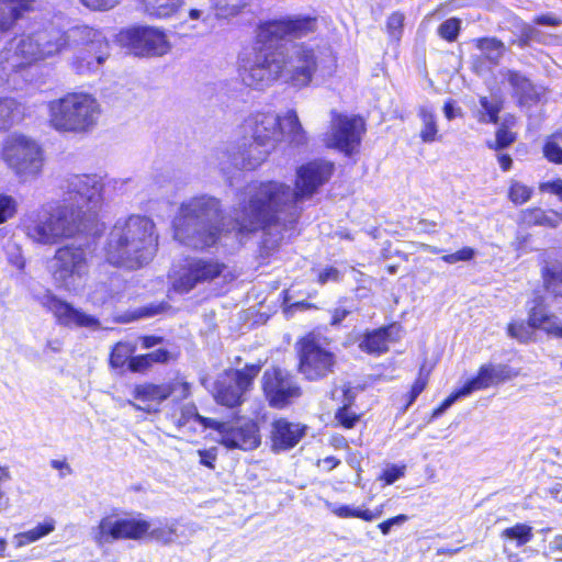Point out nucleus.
Instances as JSON below:
<instances>
[{"instance_id": "a211bd4d", "label": "nucleus", "mask_w": 562, "mask_h": 562, "mask_svg": "<svg viewBox=\"0 0 562 562\" xmlns=\"http://www.w3.org/2000/svg\"><path fill=\"white\" fill-rule=\"evenodd\" d=\"M42 307L50 313L56 323L68 328H94L99 326V319L76 308L71 303L57 296L52 291H46L40 300Z\"/></svg>"}, {"instance_id": "9d476101", "label": "nucleus", "mask_w": 562, "mask_h": 562, "mask_svg": "<svg viewBox=\"0 0 562 562\" xmlns=\"http://www.w3.org/2000/svg\"><path fill=\"white\" fill-rule=\"evenodd\" d=\"M52 277L64 289H75L89 274V257L83 245L58 247L52 258Z\"/></svg>"}, {"instance_id": "6e6552de", "label": "nucleus", "mask_w": 562, "mask_h": 562, "mask_svg": "<svg viewBox=\"0 0 562 562\" xmlns=\"http://www.w3.org/2000/svg\"><path fill=\"white\" fill-rule=\"evenodd\" d=\"M0 155L8 168L21 179L36 178L43 170V147L36 139L22 133L8 135L2 142Z\"/></svg>"}, {"instance_id": "4c0bfd02", "label": "nucleus", "mask_w": 562, "mask_h": 562, "mask_svg": "<svg viewBox=\"0 0 562 562\" xmlns=\"http://www.w3.org/2000/svg\"><path fill=\"white\" fill-rule=\"evenodd\" d=\"M22 116L20 101L12 97H0V133L9 131Z\"/></svg>"}, {"instance_id": "052dcab7", "label": "nucleus", "mask_w": 562, "mask_h": 562, "mask_svg": "<svg viewBox=\"0 0 562 562\" xmlns=\"http://www.w3.org/2000/svg\"><path fill=\"white\" fill-rule=\"evenodd\" d=\"M342 273L334 266H327L316 276V283L325 285L328 282H340Z\"/></svg>"}, {"instance_id": "de8ad7c7", "label": "nucleus", "mask_w": 562, "mask_h": 562, "mask_svg": "<svg viewBox=\"0 0 562 562\" xmlns=\"http://www.w3.org/2000/svg\"><path fill=\"white\" fill-rule=\"evenodd\" d=\"M532 195L533 189L531 187L516 179L509 181L506 196L513 205H524L531 200Z\"/></svg>"}, {"instance_id": "f704fd0d", "label": "nucleus", "mask_w": 562, "mask_h": 562, "mask_svg": "<svg viewBox=\"0 0 562 562\" xmlns=\"http://www.w3.org/2000/svg\"><path fill=\"white\" fill-rule=\"evenodd\" d=\"M506 335L521 345L536 342L538 331L530 315L526 319L513 318L505 328Z\"/></svg>"}, {"instance_id": "9b49d317", "label": "nucleus", "mask_w": 562, "mask_h": 562, "mask_svg": "<svg viewBox=\"0 0 562 562\" xmlns=\"http://www.w3.org/2000/svg\"><path fill=\"white\" fill-rule=\"evenodd\" d=\"M147 528L148 519L142 514L120 516L112 513L99 520L93 540L99 546L119 540L143 541Z\"/></svg>"}, {"instance_id": "3c124183", "label": "nucleus", "mask_w": 562, "mask_h": 562, "mask_svg": "<svg viewBox=\"0 0 562 562\" xmlns=\"http://www.w3.org/2000/svg\"><path fill=\"white\" fill-rule=\"evenodd\" d=\"M461 25L462 21L460 18H449L438 26L437 34L441 40L448 43H453L460 35Z\"/></svg>"}, {"instance_id": "2eb2a0df", "label": "nucleus", "mask_w": 562, "mask_h": 562, "mask_svg": "<svg viewBox=\"0 0 562 562\" xmlns=\"http://www.w3.org/2000/svg\"><path fill=\"white\" fill-rule=\"evenodd\" d=\"M279 126L280 116L272 113L257 112L244 121V134L252 140L248 145V160L255 159L257 162L265 160L268 150L261 148L274 140Z\"/></svg>"}, {"instance_id": "ea45409f", "label": "nucleus", "mask_w": 562, "mask_h": 562, "mask_svg": "<svg viewBox=\"0 0 562 562\" xmlns=\"http://www.w3.org/2000/svg\"><path fill=\"white\" fill-rule=\"evenodd\" d=\"M481 109L474 113L475 120L481 124H493L499 123V114L504 108L503 99L492 101L486 95L479 98Z\"/></svg>"}, {"instance_id": "cd10ccee", "label": "nucleus", "mask_w": 562, "mask_h": 562, "mask_svg": "<svg viewBox=\"0 0 562 562\" xmlns=\"http://www.w3.org/2000/svg\"><path fill=\"white\" fill-rule=\"evenodd\" d=\"M135 401L144 404L132 403V406L139 412L156 414L160 411V405L165 402L159 383L144 382L135 384L132 391Z\"/></svg>"}, {"instance_id": "412c9836", "label": "nucleus", "mask_w": 562, "mask_h": 562, "mask_svg": "<svg viewBox=\"0 0 562 562\" xmlns=\"http://www.w3.org/2000/svg\"><path fill=\"white\" fill-rule=\"evenodd\" d=\"M306 431L305 424L292 422L286 417L274 418L270 425V449L276 453L289 451L300 443Z\"/></svg>"}, {"instance_id": "f03ea898", "label": "nucleus", "mask_w": 562, "mask_h": 562, "mask_svg": "<svg viewBox=\"0 0 562 562\" xmlns=\"http://www.w3.org/2000/svg\"><path fill=\"white\" fill-rule=\"evenodd\" d=\"M157 245L154 222L144 215H131L122 225L114 226L105 258L114 267L136 270L150 261Z\"/></svg>"}, {"instance_id": "69168bd1", "label": "nucleus", "mask_w": 562, "mask_h": 562, "mask_svg": "<svg viewBox=\"0 0 562 562\" xmlns=\"http://www.w3.org/2000/svg\"><path fill=\"white\" fill-rule=\"evenodd\" d=\"M408 520V516L405 515V514H398L396 516H393L391 518H387L383 521H381L379 525H378V528L379 530L381 531L382 535L386 536L390 533L391 531V528L394 526V525H401V524H404Z\"/></svg>"}, {"instance_id": "f8f14e48", "label": "nucleus", "mask_w": 562, "mask_h": 562, "mask_svg": "<svg viewBox=\"0 0 562 562\" xmlns=\"http://www.w3.org/2000/svg\"><path fill=\"white\" fill-rule=\"evenodd\" d=\"M366 131V122L360 115H346L333 110L326 147L351 156L358 151Z\"/></svg>"}, {"instance_id": "79ce46f5", "label": "nucleus", "mask_w": 562, "mask_h": 562, "mask_svg": "<svg viewBox=\"0 0 562 562\" xmlns=\"http://www.w3.org/2000/svg\"><path fill=\"white\" fill-rule=\"evenodd\" d=\"M289 37L302 38L317 30L318 19L312 15L285 16Z\"/></svg>"}, {"instance_id": "bf43d9fd", "label": "nucleus", "mask_w": 562, "mask_h": 562, "mask_svg": "<svg viewBox=\"0 0 562 562\" xmlns=\"http://www.w3.org/2000/svg\"><path fill=\"white\" fill-rule=\"evenodd\" d=\"M475 250L472 247H462L461 249L442 256V260L446 263L453 265L459 261H470L474 258Z\"/></svg>"}, {"instance_id": "13d9d810", "label": "nucleus", "mask_w": 562, "mask_h": 562, "mask_svg": "<svg viewBox=\"0 0 562 562\" xmlns=\"http://www.w3.org/2000/svg\"><path fill=\"white\" fill-rule=\"evenodd\" d=\"M82 7L94 12H106L114 9L121 0H78Z\"/></svg>"}, {"instance_id": "a18cd8bd", "label": "nucleus", "mask_w": 562, "mask_h": 562, "mask_svg": "<svg viewBox=\"0 0 562 562\" xmlns=\"http://www.w3.org/2000/svg\"><path fill=\"white\" fill-rule=\"evenodd\" d=\"M176 536V528L167 521H158V524L151 526L148 520L147 532L144 536L143 541H154L162 544H169Z\"/></svg>"}, {"instance_id": "72a5a7b5", "label": "nucleus", "mask_w": 562, "mask_h": 562, "mask_svg": "<svg viewBox=\"0 0 562 562\" xmlns=\"http://www.w3.org/2000/svg\"><path fill=\"white\" fill-rule=\"evenodd\" d=\"M417 116L422 124L418 134L420 142L424 144L441 142L442 134L440 133L435 110L432 108L422 105L417 109Z\"/></svg>"}, {"instance_id": "e2e57ef3", "label": "nucleus", "mask_w": 562, "mask_h": 562, "mask_svg": "<svg viewBox=\"0 0 562 562\" xmlns=\"http://www.w3.org/2000/svg\"><path fill=\"white\" fill-rule=\"evenodd\" d=\"M198 454L200 457L199 463L203 467H206L210 470L215 469V462L217 460V449L212 447L210 449H200L198 450Z\"/></svg>"}, {"instance_id": "473e14b6", "label": "nucleus", "mask_w": 562, "mask_h": 562, "mask_svg": "<svg viewBox=\"0 0 562 562\" xmlns=\"http://www.w3.org/2000/svg\"><path fill=\"white\" fill-rule=\"evenodd\" d=\"M542 288L553 300L562 299V261L547 262L540 269Z\"/></svg>"}, {"instance_id": "0e129e2a", "label": "nucleus", "mask_w": 562, "mask_h": 562, "mask_svg": "<svg viewBox=\"0 0 562 562\" xmlns=\"http://www.w3.org/2000/svg\"><path fill=\"white\" fill-rule=\"evenodd\" d=\"M403 475L404 471L402 468L392 465L382 471V473L379 476V480L382 481L384 485H391Z\"/></svg>"}, {"instance_id": "680f3d73", "label": "nucleus", "mask_w": 562, "mask_h": 562, "mask_svg": "<svg viewBox=\"0 0 562 562\" xmlns=\"http://www.w3.org/2000/svg\"><path fill=\"white\" fill-rule=\"evenodd\" d=\"M194 422L199 423L205 429H213V430L217 431L221 435V437L223 436V432L225 430V425H226V422L216 420L211 417L202 416L199 414L198 411H196V417H195Z\"/></svg>"}, {"instance_id": "bb28decb", "label": "nucleus", "mask_w": 562, "mask_h": 562, "mask_svg": "<svg viewBox=\"0 0 562 562\" xmlns=\"http://www.w3.org/2000/svg\"><path fill=\"white\" fill-rule=\"evenodd\" d=\"M136 345L131 341H117L109 353V367L119 373L142 374L140 353L135 355Z\"/></svg>"}, {"instance_id": "2f4dec72", "label": "nucleus", "mask_w": 562, "mask_h": 562, "mask_svg": "<svg viewBox=\"0 0 562 562\" xmlns=\"http://www.w3.org/2000/svg\"><path fill=\"white\" fill-rule=\"evenodd\" d=\"M138 9L154 19H169L176 15L184 4V0H136Z\"/></svg>"}, {"instance_id": "8fccbe9b", "label": "nucleus", "mask_w": 562, "mask_h": 562, "mask_svg": "<svg viewBox=\"0 0 562 562\" xmlns=\"http://www.w3.org/2000/svg\"><path fill=\"white\" fill-rule=\"evenodd\" d=\"M405 14L402 11H393L385 21V32L391 42L398 44L404 33Z\"/></svg>"}, {"instance_id": "1a4fd4ad", "label": "nucleus", "mask_w": 562, "mask_h": 562, "mask_svg": "<svg viewBox=\"0 0 562 562\" xmlns=\"http://www.w3.org/2000/svg\"><path fill=\"white\" fill-rule=\"evenodd\" d=\"M263 362L246 363L243 368L225 369L215 380L213 398L220 406L234 409L241 406L247 400L259 375Z\"/></svg>"}, {"instance_id": "c9c22d12", "label": "nucleus", "mask_w": 562, "mask_h": 562, "mask_svg": "<svg viewBox=\"0 0 562 562\" xmlns=\"http://www.w3.org/2000/svg\"><path fill=\"white\" fill-rule=\"evenodd\" d=\"M289 37L286 18L260 22L257 29L256 44L271 45L273 41Z\"/></svg>"}, {"instance_id": "c756f323", "label": "nucleus", "mask_w": 562, "mask_h": 562, "mask_svg": "<svg viewBox=\"0 0 562 562\" xmlns=\"http://www.w3.org/2000/svg\"><path fill=\"white\" fill-rule=\"evenodd\" d=\"M517 123L515 114L506 113L503 120L496 124L495 139L486 142V147L493 151H502L510 147L518 139V133L514 131Z\"/></svg>"}, {"instance_id": "7ed1b4c3", "label": "nucleus", "mask_w": 562, "mask_h": 562, "mask_svg": "<svg viewBox=\"0 0 562 562\" xmlns=\"http://www.w3.org/2000/svg\"><path fill=\"white\" fill-rule=\"evenodd\" d=\"M34 33L44 59L76 47L85 49L83 59L88 65L102 64L108 57L109 42L99 30L89 25H75L64 31L47 23Z\"/></svg>"}, {"instance_id": "603ef678", "label": "nucleus", "mask_w": 562, "mask_h": 562, "mask_svg": "<svg viewBox=\"0 0 562 562\" xmlns=\"http://www.w3.org/2000/svg\"><path fill=\"white\" fill-rule=\"evenodd\" d=\"M473 44L479 50L483 53L496 52V56L493 58L495 63L505 50V45L503 41L495 36H483L475 38L473 40ZM490 59H492V57H490Z\"/></svg>"}, {"instance_id": "58836bf2", "label": "nucleus", "mask_w": 562, "mask_h": 562, "mask_svg": "<svg viewBox=\"0 0 562 562\" xmlns=\"http://www.w3.org/2000/svg\"><path fill=\"white\" fill-rule=\"evenodd\" d=\"M180 357L178 347L171 349L157 348L147 353H140L139 362L142 363V374L149 372L154 364H168L176 362Z\"/></svg>"}, {"instance_id": "c03bdc74", "label": "nucleus", "mask_w": 562, "mask_h": 562, "mask_svg": "<svg viewBox=\"0 0 562 562\" xmlns=\"http://www.w3.org/2000/svg\"><path fill=\"white\" fill-rule=\"evenodd\" d=\"M353 397L340 405L334 414V425L342 429H353L361 420L362 414L352 409Z\"/></svg>"}, {"instance_id": "e433bc0d", "label": "nucleus", "mask_w": 562, "mask_h": 562, "mask_svg": "<svg viewBox=\"0 0 562 562\" xmlns=\"http://www.w3.org/2000/svg\"><path fill=\"white\" fill-rule=\"evenodd\" d=\"M431 372L432 366L428 364L427 361L424 360L418 368L417 375L411 384L408 392L402 396V412H406L415 403L417 397L427 389Z\"/></svg>"}, {"instance_id": "5fc2aeb1", "label": "nucleus", "mask_w": 562, "mask_h": 562, "mask_svg": "<svg viewBox=\"0 0 562 562\" xmlns=\"http://www.w3.org/2000/svg\"><path fill=\"white\" fill-rule=\"evenodd\" d=\"M542 155L549 162L562 165V147L559 145V139L552 134L544 139Z\"/></svg>"}, {"instance_id": "4d7b16f0", "label": "nucleus", "mask_w": 562, "mask_h": 562, "mask_svg": "<svg viewBox=\"0 0 562 562\" xmlns=\"http://www.w3.org/2000/svg\"><path fill=\"white\" fill-rule=\"evenodd\" d=\"M469 395L468 392L464 390V386L454 390L452 393H450L443 401L440 402V404L435 407L431 412V417L436 418L439 417L445 413L446 409H448L458 398L462 396Z\"/></svg>"}, {"instance_id": "49530a36", "label": "nucleus", "mask_w": 562, "mask_h": 562, "mask_svg": "<svg viewBox=\"0 0 562 562\" xmlns=\"http://www.w3.org/2000/svg\"><path fill=\"white\" fill-rule=\"evenodd\" d=\"M501 538L504 540L515 541V544L518 548L524 547L533 538L532 527L527 524L517 522L512 527L503 529Z\"/></svg>"}, {"instance_id": "423d86ee", "label": "nucleus", "mask_w": 562, "mask_h": 562, "mask_svg": "<svg viewBox=\"0 0 562 562\" xmlns=\"http://www.w3.org/2000/svg\"><path fill=\"white\" fill-rule=\"evenodd\" d=\"M296 372L307 382H319L334 374L338 366L336 352L313 333L299 337L294 344Z\"/></svg>"}, {"instance_id": "ddd939ff", "label": "nucleus", "mask_w": 562, "mask_h": 562, "mask_svg": "<svg viewBox=\"0 0 562 562\" xmlns=\"http://www.w3.org/2000/svg\"><path fill=\"white\" fill-rule=\"evenodd\" d=\"M280 55L272 45L255 43L252 57H244L240 65L247 85L258 87L277 79L282 71Z\"/></svg>"}, {"instance_id": "4be33fe9", "label": "nucleus", "mask_w": 562, "mask_h": 562, "mask_svg": "<svg viewBox=\"0 0 562 562\" xmlns=\"http://www.w3.org/2000/svg\"><path fill=\"white\" fill-rule=\"evenodd\" d=\"M44 59L35 33L22 36L14 48H5L1 52V61L8 64L10 71H19L38 60Z\"/></svg>"}, {"instance_id": "20e7f679", "label": "nucleus", "mask_w": 562, "mask_h": 562, "mask_svg": "<svg viewBox=\"0 0 562 562\" xmlns=\"http://www.w3.org/2000/svg\"><path fill=\"white\" fill-rule=\"evenodd\" d=\"M48 124L59 133L88 134L98 125L101 106L88 92L70 91L47 102Z\"/></svg>"}, {"instance_id": "0eeeda50", "label": "nucleus", "mask_w": 562, "mask_h": 562, "mask_svg": "<svg viewBox=\"0 0 562 562\" xmlns=\"http://www.w3.org/2000/svg\"><path fill=\"white\" fill-rule=\"evenodd\" d=\"M104 186L97 175H72L67 180V198L61 205H74L75 215L89 231L97 227L103 206Z\"/></svg>"}, {"instance_id": "a878e982", "label": "nucleus", "mask_w": 562, "mask_h": 562, "mask_svg": "<svg viewBox=\"0 0 562 562\" xmlns=\"http://www.w3.org/2000/svg\"><path fill=\"white\" fill-rule=\"evenodd\" d=\"M505 79L512 88V97L518 106H532L541 101L542 91L521 71L508 69L505 72Z\"/></svg>"}, {"instance_id": "a19ab883", "label": "nucleus", "mask_w": 562, "mask_h": 562, "mask_svg": "<svg viewBox=\"0 0 562 562\" xmlns=\"http://www.w3.org/2000/svg\"><path fill=\"white\" fill-rule=\"evenodd\" d=\"M55 530V520L53 518H46L44 521L37 524L34 528L18 532L13 537V543L15 548H22L30 543H33Z\"/></svg>"}, {"instance_id": "338daca9", "label": "nucleus", "mask_w": 562, "mask_h": 562, "mask_svg": "<svg viewBox=\"0 0 562 562\" xmlns=\"http://www.w3.org/2000/svg\"><path fill=\"white\" fill-rule=\"evenodd\" d=\"M539 190L541 192H549L554 194L562 201V179L558 178L550 181H544L539 183Z\"/></svg>"}, {"instance_id": "774afa93", "label": "nucleus", "mask_w": 562, "mask_h": 562, "mask_svg": "<svg viewBox=\"0 0 562 562\" xmlns=\"http://www.w3.org/2000/svg\"><path fill=\"white\" fill-rule=\"evenodd\" d=\"M532 22L537 25L555 27V26H559L562 24V19L555 14L546 13V14L536 15L533 18Z\"/></svg>"}, {"instance_id": "f257e3e1", "label": "nucleus", "mask_w": 562, "mask_h": 562, "mask_svg": "<svg viewBox=\"0 0 562 562\" xmlns=\"http://www.w3.org/2000/svg\"><path fill=\"white\" fill-rule=\"evenodd\" d=\"M335 164L313 159L296 169L294 189L280 181L260 182L248 201L233 210L232 228L224 226L217 199L194 196L179 206L172 221L173 238L182 245L207 249L232 231L244 236L274 226L295 225L301 216L299 203L311 199L333 177Z\"/></svg>"}, {"instance_id": "6e6d98bb", "label": "nucleus", "mask_w": 562, "mask_h": 562, "mask_svg": "<svg viewBox=\"0 0 562 562\" xmlns=\"http://www.w3.org/2000/svg\"><path fill=\"white\" fill-rule=\"evenodd\" d=\"M19 210L16 199L7 193H0V225L15 217Z\"/></svg>"}, {"instance_id": "7c9ffc66", "label": "nucleus", "mask_w": 562, "mask_h": 562, "mask_svg": "<svg viewBox=\"0 0 562 562\" xmlns=\"http://www.w3.org/2000/svg\"><path fill=\"white\" fill-rule=\"evenodd\" d=\"M165 402L172 398L175 404L181 403L192 395V383L180 371H176L168 380L159 383Z\"/></svg>"}, {"instance_id": "5701e85b", "label": "nucleus", "mask_w": 562, "mask_h": 562, "mask_svg": "<svg viewBox=\"0 0 562 562\" xmlns=\"http://www.w3.org/2000/svg\"><path fill=\"white\" fill-rule=\"evenodd\" d=\"M518 375L519 370L513 369L507 364L484 363L479 367L475 375L463 383V386L468 394H471L475 391L496 386Z\"/></svg>"}, {"instance_id": "09e8293b", "label": "nucleus", "mask_w": 562, "mask_h": 562, "mask_svg": "<svg viewBox=\"0 0 562 562\" xmlns=\"http://www.w3.org/2000/svg\"><path fill=\"white\" fill-rule=\"evenodd\" d=\"M331 513L339 518H359L369 522L382 515V506L372 512L369 509L351 508L348 505H340L334 507Z\"/></svg>"}, {"instance_id": "4468645a", "label": "nucleus", "mask_w": 562, "mask_h": 562, "mask_svg": "<svg viewBox=\"0 0 562 562\" xmlns=\"http://www.w3.org/2000/svg\"><path fill=\"white\" fill-rule=\"evenodd\" d=\"M261 389L268 405L276 409L286 408L302 395V389L294 376L280 367L263 372Z\"/></svg>"}, {"instance_id": "dca6fc26", "label": "nucleus", "mask_w": 562, "mask_h": 562, "mask_svg": "<svg viewBox=\"0 0 562 562\" xmlns=\"http://www.w3.org/2000/svg\"><path fill=\"white\" fill-rule=\"evenodd\" d=\"M120 36L136 56H162L170 48L166 33L153 26H133L123 30Z\"/></svg>"}, {"instance_id": "c85d7f7f", "label": "nucleus", "mask_w": 562, "mask_h": 562, "mask_svg": "<svg viewBox=\"0 0 562 562\" xmlns=\"http://www.w3.org/2000/svg\"><path fill=\"white\" fill-rule=\"evenodd\" d=\"M516 224L521 228L540 226L554 229L559 226L558 211L538 205L528 206L519 211Z\"/></svg>"}, {"instance_id": "6ab92c4d", "label": "nucleus", "mask_w": 562, "mask_h": 562, "mask_svg": "<svg viewBox=\"0 0 562 562\" xmlns=\"http://www.w3.org/2000/svg\"><path fill=\"white\" fill-rule=\"evenodd\" d=\"M319 70L318 52L315 47L305 43L296 45L292 56V65L289 69L286 83L302 90L311 86Z\"/></svg>"}, {"instance_id": "393cba45", "label": "nucleus", "mask_w": 562, "mask_h": 562, "mask_svg": "<svg viewBox=\"0 0 562 562\" xmlns=\"http://www.w3.org/2000/svg\"><path fill=\"white\" fill-rule=\"evenodd\" d=\"M527 314L531 316L537 331L562 339V322L549 311L543 295L537 294L528 302Z\"/></svg>"}, {"instance_id": "f3484780", "label": "nucleus", "mask_w": 562, "mask_h": 562, "mask_svg": "<svg viewBox=\"0 0 562 562\" xmlns=\"http://www.w3.org/2000/svg\"><path fill=\"white\" fill-rule=\"evenodd\" d=\"M221 277L234 279L233 273H227L224 261L216 258H192L178 279V288L183 292H190L198 284L212 283Z\"/></svg>"}, {"instance_id": "aec40b11", "label": "nucleus", "mask_w": 562, "mask_h": 562, "mask_svg": "<svg viewBox=\"0 0 562 562\" xmlns=\"http://www.w3.org/2000/svg\"><path fill=\"white\" fill-rule=\"evenodd\" d=\"M218 443L229 450L251 451L261 445L260 425L254 418L238 417L234 423L226 422Z\"/></svg>"}, {"instance_id": "37998d69", "label": "nucleus", "mask_w": 562, "mask_h": 562, "mask_svg": "<svg viewBox=\"0 0 562 562\" xmlns=\"http://www.w3.org/2000/svg\"><path fill=\"white\" fill-rule=\"evenodd\" d=\"M196 406L190 404H175L173 407L167 413V420L178 430L182 429L190 422L195 420Z\"/></svg>"}, {"instance_id": "864d4df0", "label": "nucleus", "mask_w": 562, "mask_h": 562, "mask_svg": "<svg viewBox=\"0 0 562 562\" xmlns=\"http://www.w3.org/2000/svg\"><path fill=\"white\" fill-rule=\"evenodd\" d=\"M284 120L288 122L289 134L291 140L297 145H303L306 143L305 132L301 125L297 113L295 110L286 111L284 115Z\"/></svg>"}, {"instance_id": "b1692460", "label": "nucleus", "mask_w": 562, "mask_h": 562, "mask_svg": "<svg viewBox=\"0 0 562 562\" xmlns=\"http://www.w3.org/2000/svg\"><path fill=\"white\" fill-rule=\"evenodd\" d=\"M402 331V326L395 322L366 330L359 342V349L369 356L380 357L390 350V342L401 340Z\"/></svg>"}, {"instance_id": "39448f33", "label": "nucleus", "mask_w": 562, "mask_h": 562, "mask_svg": "<svg viewBox=\"0 0 562 562\" xmlns=\"http://www.w3.org/2000/svg\"><path fill=\"white\" fill-rule=\"evenodd\" d=\"M23 229L31 240L41 245H54L80 233L90 232L82 225V218L75 215L74 205L61 204L49 209L42 207L26 216Z\"/></svg>"}]
</instances>
